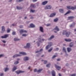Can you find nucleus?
<instances>
[{"instance_id":"nucleus-1","label":"nucleus","mask_w":76,"mask_h":76,"mask_svg":"<svg viewBox=\"0 0 76 76\" xmlns=\"http://www.w3.org/2000/svg\"><path fill=\"white\" fill-rule=\"evenodd\" d=\"M71 32L70 31L67 32V31L66 30H64L62 33L63 35H66V37H69L70 35Z\"/></svg>"},{"instance_id":"nucleus-2","label":"nucleus","mask_w":76,"mask_h":76,"mask_svg":"<svg viewBox=\"0 0 76 76\" xmlns=\"http://www.w3.org/2000/svg\"><path fill=\"white\" fill-rule=\"evenodd\" d=\"M53 45V43L51 42H49L48 43V45H47L46 46L45 48L46 50H47L48 49H49Z\"/></svg>"},{"instance_id":"nucleus-3","label":"nucleus","mask_w":76,"mask_h":76,"mask_svg":"<svg viewBox=\"0 0 76 76\" xmlns=\"http://www.w3.org/2000/svg\"><path fill=\"white\" fill-rule=\"evenodd\" d=\"M45 9H52V6L51 5H47L45 7Z\"/></svg>"},{"instance_id":"nucleus-4","label":"nucleus","mask_w":76,"mask_h":76,"mask_svg":"<svg viewBox=\"0 0 76 76\" xmlns=\"http://www.w3.org/2000/svg\"><path fill=\"white\" fill-rule=\"evenodd\" d=\"M25 72L24 71H22V70H19L18 71H15V73H17V75H19L20 73H24Z\"/></svg>"},{"instance_id":"nucleus-5","label":"nucleus","mask_w":76,"mask_h":76,"mask_svg":"<svg viewBox=\"0 0 76 76\" xmlns=\"http://www.w3.org/2000/svg\"><path fill=\"white\" fill-rule=\"evenodd\" d=\"M22 56V55L20 54H15L13 56V58H15V57H20Z\"/></svg>"},{"instance_id":"nucleus-6","label":"nucleus","mask_w":76,"mask_h":76,"mask_svg":"<svg viewBox=\"0 0 76 76\" xmlns=\"http://www.w3.org/2000/svg\"><path fill=\"white\" fill-rule=\"evenodd\" d=\"M20 34H22V33H24L25 32L26 33H27V31H26V30H25L23 29H21L20 30Z\"/></svg>"},{"instance_id":"nucleus-7","label":"nucleus","mask_w":76,"mask_h":76,"mask_svg":"<svg viewBox=\"0 0 76 76\" xmlns=\"http://www.w3.org/2000/svg\"><path fill=\"white\" fill-rule=\"evenodd\" d=\"M31 46V44L29 43H27L26 44V46L24 47L25 48H29Z\"/></svg>"},{"instance_id":"nucleus-8","label":"nucleus","mask_w":76,"mask_h":76,"mask_svg":"<svg viewBox=\"0 0 76 76\" xmlns=\"http://www.w3.org/2000/svg\"><path fill=\"white\" fill-rule=\"evenodd\" d=\"M62 51H63V52L65 53V54H66V55L68 56V54H67V53L66 52V48L65 47H63L62 49Z\"/></svg>"},{"instance_id":"nucleus-9","label":"nucleus","mask_w":76,"mask_h":76,"mask_svg":"<svg viewBox=\"0 0 76 76\" xmlns=\"http://www.w3.org/2000/svg\"><path fill=\"white\" fill-rule=\"evenodd\" d=\"M29 60V57L28 56H26L24 58V61H28Z\"/></svg>"},{"instance_id":"nucleus-10","label":"nucleus","mask_w":76,"mask_h":76,"mask_svg":"<svg viewBox=\"0 0 76 76\" xmlns=\"http://www.w3.org/2000/svg\"><path fill=\"white\" fill-rule=\"evenodd\" d=\"M8 34H6L4 35V36H2L1 37V38H7V37H8Z\"/></svg>"},{"instance_id":"nucleus-11","label":"nucleus","mask_w":76,"mask_h":76,"mask_svg":"<svg viewBox=\"0 0 76 76\" xmlns=\"http://www.w3.org/2000/svg\"><path fill=\"white\" fill-rule=\"evenodd\" d=\"M2 31L1 32V33H4L5 31V27L4 26H2L1 28Z\"/></svg>"},{"instance_id":"nucleus-12","label":"nucleus","mask_w":76,"mask_h":76,"mask_svg":"<svg viewBox=\"0 0 76 76\" xmlns=\"http://www.w3.org/2000/svg\"><path fill=\"white\" fill-rule=\"evenodd\" d=\"M52 76H56V72L54 70H53L51 71Z\"/></svg>"},{"instance_id":"nucleus-13","label":"nucleus","mask_w":76,"mask_h":76,"mask_svg":"<svg viewBox=\"0 0 76 76\" xmlns=\"http://www.w3.org/2000/svg\"><path fill=\"white\" fill-rule=\"evenodd\" d=\"M55 66L58 70H59L60 69H61V66L57 65L56 64H55Z\"/></svg>"},{"instance_id":"nucleus-14","label":"nucleus","mask_w":76,"mask_h":76,"mask_svg":"<svg viewBox=\"0 0 76 76\" xmlns=\"http://www.w3.org/2000/svg\"><path fill=\"white\" fill-rule=\"evenodd\" d=\"M39 30L42 33H44V28H43V27L42 26H40L39 28Z\"/></svg>"},{"instance_id":"nucleus-15","label":"nucleus","mask_w":76,"mask_h":76,"mask_svg":"<svg viewBox=\"0 0 76 76\" xmlns=\"http://www.w3.org/2000/svg\"><path fill=\"white\" fill-rule=\"evenodd\" d=\"M55 37H54V35H52L50 38H49L48 39V40L49 41H50L51 40V39H53V38H54Z\"/></svg>"},{"instance_id":"nucleus-16","label":"nucleus","mask_w":76,"mask_h":76,"mask_svg":"<svg viewBox=\"0 0 76 76\" xmlns=\"http://www.w3.org/2000/svg\"><path fill=\"white\" fill-rule=\"evenodd\" d=\"M75 23L73 22V23L71 24L70 26V28H73L75 26Z\"/></svg>"},{"instance_id":"nucleus-17","label":"nucleus","mask_w":76,"mask_h":76,"mask_svg":"<svg viewBox=\"0 0 76 76\" xmlns=\"http://www.w3.org/2000/svg\"><path fill=\"white\" fill-rule=\"evenodd\" d=\"M9 68L6 67L4 68V71L5 72H7L8 71H9Z\"/></svg>"},{"instance_id":"nucleus-18","label":"nucleus","mask_w":76,"mask_h":76,"mask_svg":"<svg viewBox=\"0 0 76 76\" xmlns=\"http://www.w3.org/2000/svg\"><path fill=\"white\" fill-rule=\"evenodd\" d=\"M67 50L68 53H70L72 50V48H67Z\"/></svg>"},{"instance_id":"nucleus-19","label":"nucleus","mask_w":76,"mask_h":76,"mask_svg":"<svg viewBox=\"0 0 76 76\" xmlns=\"http://www.w3.org/2000/svg\"><path fill=\"white\" fill-rule=\"evenodd\" d=\"M74 42H71L69 44L70 47H72L74 45Z\"/></svg>"},{"instance_id":"nucleus-20","label":"nucleus","mask_w":76,"mask_h":76,"mask_svg":"<svg viewBox=\"0 0 76 76\" xmlns=\"http://www.w3.org/2000/svg\"><path fill=\"white\" fill-rule=\"evenodd\" d=\"M17 66H14V67L12 68L13 72H15V70H16V69H18L17 68Z\"/></svg>"},{"instance_id":"nucleus-21","label":"nucleus","mask_w":76,"mask_h":76,"mask_svg":"<svg viewBox=\"0 0 76 76\" xmlns=\"http://www.w3.org/2000/svg\"><path fill=\"white\" fill-rule=\"evenodd\" d=\"M16 7L17 9L18 10H21L23 9V7H19V6H17Z\"/></svg>"},{"instance_id":"nucleus-22","label":"nucleus","mask_w":76,"mask_h":76,"mask_svg":"<svg viewBox=\"0 0 76 76\" xmlns=\"http://www.w3.org/2000/svg\"><path fill=\"white\" fill-rule=\"evenodd\" d=\"M56 14L54 13H52L50 15V17H54V16H56Z\"/></svg>"},{"instance_id":"nucleus-23","label":"nucleus","mask_w":76,"mask_h":76,"mask_svg":"<svg viewBox=\"0 0 76 76\" xmlns=\"http://www.w3.org/2000/svg\"><path fill=\"white\" fill-rule=\"evenodd\" d=\"M75 18V17L73 16H69L68 17L69 20H70V19H73Z\"/></svg>"},{"instance_id":"nucleus-24","label":"nucleus","mask_w":76,"mask_h":76,"mask_svg":"<svg viewBox=\"0 0 76 76\" xmlns=\"http://www.w3.org/2000/svg\"><path fill=\"white\" fill-rule=\"evenodd\" d=\"M54 30H56V31H59L60 30L59 28H58V27L57 26H56L55 28H54Z\"/></svg>"},{"instance_id":"nucleus-25","label":"nucleus","mask_w":76,"mask_h":76,"mask_svg":"<svg viewBox=\"0 0 76 76\" xmlns=\"http://www.w3.org/2000/svg\"><path fill=\"white\" fill-rule=\"evenodd\" d=\"M47 3H48V1H44L42 3V4L43 5H45V4H46Z\"/></svg>"},{"instance_id":"nucleus-26","label":"nucleus","mask_w":76,"mask_h":76,"mask_svg":"<svg viewBox=\"0 0 76 76\" xmlns=\"http://www.w3.org/2000/svg\"><path fill=\"white\" fill-rule=\"evenodd\" d=\"M30 26L31 28H35V25H34L33 24L31 23L30 25Z\"/></svg>"},{"instance_id":"nucleus-27","label":"nucleus","mask_w":76,"mask_h":76,"mask_svg":"<svg viewBox=\"0 0 76 76\" xmlns=\"http://www.w3.org/2000/svg\"><path fill=\"white\" fill-rule=\"evenodd\" d=\"M59 11L60 13H63L64 12V10L62 9H60L59 10Z\"/></svg>"},{"instance_id":"nucleus-28","label":"nucleus","mask_w":76,"mask_h":76,"mask_svg":"<svg viewBox=\"0 0 76 76\" xmlns=\"http://www.w3.org/2000/svg\"><path fill=\"white\" fill-rule=\"evenodd\" d=\"M71 9H72V10H75V9H76V6H75L74 7H71Z\"/></svg>"},{"instance_id":"nucleus-29","label":"nucleus","mask_w":76,"mask_h":76,"mask_svg":"<svg viewBox=\"0 0 76 76\" xmlns=\"http://www.w3.org/2000/svg\"><path fill=\"white\" fill-rule=\"evenodd\" d=\"M53 48H51L49 50H48V52L49 53H50V52H51V51L53 50Z\"/></svg>"},{"instance_id":"nucleus-30","label":"nucleus","mask_w":76,"mask_h":76,"mask_svg":"<svg viewBox=\"0 0 76 76\" xmlns=\"http://www.w3.org/2000/svg\"><path fill=\"white\" fill-rule=\"evenodd\" d=\"M14 40L15 41H20V39H18L17 38H15L14 39Z\"/></svg>"},{"instance_id":"nucleus-31","label":"nucleus","mask_w":76,"mask_h":76,"mask_svg":"<svg viewBox=\"0 0 76 76\" xmlns=\"http://www.w3.org/2000/svg\"><path fill=\"white\" fill-rule=\"evenodd\" d=\"M42 70H43L42 69H39V70H37V73H40V72H41Z\"/></svg>"},{"instance_id":"nucleus-32","label":"nucleus","mask_w":76,"mask_h":76,"mask_svg":"<svg viewBox=\"0 0 76 76\" xmlns=\"http://www.w3.org/2000/svg\"><path fill=\"white\" fill-rule=\"evenodd\" d=\"M19 54H22V55H26V53L23 52H20Z\"/></svg>"},{"instance_id":"nucleus-33","label":"nucleus","mask_w":76,"mask_h":76,"mask_svg":"<svg viewBox=\"0 0 76 76\" xmlns=\"http://www.w3.org/2000/svg\"><path fill=\"white\" fill-rule=\"evenodd\" d=\"M41 42H39L38 41L37 42V45H38V47H39V45H40V44H40V43H41Z\"/></svg>"},{"instance_id":"nucleus-34","label":"nucleus","mask_w":76,"mask_h":76,"mask_svg":"<svg viewBox=\"0 0 76 76\" xmlns=\"http://www.w3.org/2000/svg\"><path fill=\"white\" fill-rule=\"evenodd\" d=\"M58 18H56L54 20V22H56L58 21Z\"/></svg>"},{"instance_id":"nucleus-35","label":"nucleus","mask_w":76,"mask_h":76,"mask_svg":"<svg viewBox=\"0 0 76 76\" xmlns=\"http://www.w3.org/2000/svg\"><path fill=\"white\" fill-rule=\"evenodd\" d=\"M23 0H16V2H20L21 1H23Z\"/></svg>"},{"instance_id":"nucleus-36","label":"nucleus","mask_w":76,"mask_h":76,"mask_svg":"<svg viewBox=\"0 0 76 76\" xmlns=\"http://www.w3.org/2000/svg\"><path fill=\"white\" fill-rule=\"evenodd\" d=\"M70 13V11H68L64 15L65 16L66 15H67V14H69V13Z\"/></svg>"},{"instance_id":"nucleus-37","label":"nucleus","mask_w":76,"mask_h":76,"mask_svg":"<svg viewBox=\"0 0 76 76\" xmlns=\"http://www.w3.org/2000/svg\"><path fill=\"white\" fill-rule=\"evenodd\" d=\"M31 7H33V8H34V9H35V8L36 7L35 6V5H33V4H31Z\"/></svg>"},{"instance_id":"nucleus-38","label":"nucleus","mask_w":76,"mask_h":76,"mask_svg":"<svg viewBox=\"0 0 76 76\" xmlns=\"http://www.w3.org/2000/svg\"><path fill=\"white\" fill-rule=\"evenodd\" d=\"M14 64H19V61H16L14 63Z\"/></svg>"},{"instance_id":"nucleus-39","label":"nucleus","mask_w":76,"mask_h":76,"mask_svg":"<svg viewBox=\"0 0 76 76\" xmlns=\"http://www.w3.org/2000/svg\"><path fill=\"white\" fill-rule=\"evenodd\" d=\"M50 65H51V64H50V63H49V64H47L46 65L47 67H49L50 66Z\"/></svg>"},{"instance_id":"nucleus-40","label":"nucleus","mask_w":76,"mask_h":76,"mask_svg":"<svg viewBox=\"0 0 76 76\" xmlns=\"http://www.w3.org/2000/svg\"><path fill=\"white\" fill-rule=\"evenodd\" d=\"M71 7H72L70 6H68L67 7V9H71Z\"/></svg>"},{"instance_id":"nucleus-41","label":"nucleus","mask_w":76,"mask_h":76,"mask_svg":"<svg viewBox=\"0 0 76 76\" xmlns=\"http://www.w3.org/2000/svg\"><path fill=\"white\" fill-rule=\"evenodd\" d=\"M12 34L13 35H16V32L15 31H13L12 33Z\"/></svg>"},{"instance_id":"nucleus-42","label":"nucleus","mask_w":76,"mask_h":76,"mask_svg":"<svg viewBox=\"0 0 76 76\" xmlns=\"http://www.w3.org/2000/svg\"><path fill=\"white\" fill-rule=\"evenodd\" d=\"M22 36H23V37H26L27 34H22Z\"/></svg>"},{"instance_id":"nucleus-43","label":"nucleus","mask_w":76,"mask_h":76,"mask_svg":"<svg viewBox=\"0 0 76 76\" xmlns=\"http://www.w3.org/2000/svg\"><path fill=\"white\" fill-rule=\"evenodd\" d=\"M30 11L32 12V13H34V12L35 11V10H30Z\"/></svg>"},{"instance_id":"nucleus-44","label":"nucleus","mask_w":76,"mask_h":76,"mask_svg":"<svg viewBox=\"0 0 76 76\" xmlns=\"http://www.w3.org/2000/svg\"><path fill=\"white\" fill-rule=\"evenodd\" d=\"M10 32V29H9L8 28V29L7 30V33H9V32Z\"/></svg>"},{"instance_id":"nucleus-45","label":"nucleus","mask_w":76,"mask_h":76,"mask_svg":"<svg viewBox=\"0 0 76 76\" xmlns=\"http://www.w3.org/2000/svg\"><path fill=\"white\" fill-rule=\"evenodd\" d=\"M38 40H39V42H41V43H42V42H41V38H39L38 39Z\"/></svg>"},{"instance_id":"nucleus-46","label":"nucleus","mask_w":76,"mask_h":76,"mask_svg":"<svg viewBox=\"0 0 76 76\" xmlns=\"http://www.w3.org/2000/svg\"><path fill=\"white\" fill-rule=\"evenodd\" d=\"M4 73H2L0 74V76H4Z\"/></svg>"},{"instance_id":"nucleus-47","label":"nucleus","mask_w":76,"mask_h":76,"mask_svg":"<svg viewBox=\"0 0 76 76\" xmlns=\"http://www.w3.org/2000/svg\"><path fill=\"white\" fill-rule=\"evenodd\" d=\"M72 41V39H68V42H71Z\"/></svg>"},{"instance_id":"nucleus-48","label":"nucleus","mask_w":76,"mask_h":76,"mask_svg":"<svg viewBox=\"0 0 76 76\" xmlns=\"http://www.w3.org/2000/svg\"><path fill=\"white\" fill-rule=\"evenodd\" d=\"M56 57H57V56L54 55L52 57V58H54Z\"/></svg>"},{"instance_id":"nucleus-49","label":"nucleus","mask_w":76,"mask_h":76,"mask_svg":"<svg viewBox=\"0 0 76 76\" xmlns=\"http://www.w3.org/2000/svg\"><path fill=\"white\" fill-rule=\"evenodd\" d=\"M3 56H4V55L3 54L0 55V58L2 57H3Z\"/></svg>"},{"instance_id":"nucleus-50","label":"nucleus","mask_w":76,"mask_h":76,"mask_svg":"<svg viewBox=\"0 0 76 76\" xmlns=\"http://www.w3.org/2000/svg\"><path fill=\"white\" fill-rule=\"evenodd\" d=\"M34 72H38V70L36 69H35L34 70Z\"/></svg>"},{"instance_id":"nucleus-51","label":"nucleus","mask_w":76,"mask_h":76,"mask_svg":"<svg viewBox=\"0 0 76 76\" xmlns=\"http://www.w3.org/2000/svg\"><path fill=\"white\" fill-rule=\"evenodd\" d=\"M51 25V24H48L46 25L47 26H50Z\"/></svg>"},{"instance_id":"nucleus-52","label":"nucleus","mask_w":76,"mask_h":76,"mask_svg":"<svg viewBox=\"0 0 76 76\" xmlns=\"http://www.w3.org/2000/svg\"><path fill=\"white\" fill-rule=\"evenodd\" d=\"M71 76H76V74H72L71 75Z\"/></svg>"},{"instance_id":"nucleus-53","label":"nucleus","mask_w":76,"mask_h":76,"mask_svg":"<svg viewBox=\"0 0 76 76\" xmlns=\"http://www.w3.org/2000/svg\"><path fill=\"white\" fill-rule=\"evenodd\" d=\"M47 61H44V64H47Z\"/></svg>"},{"instance_id":"nucleus-54","label":"nucleus","mask_w":76,"mask_h":76,"mask_svg":"<svg viewBox=\"0 0 76 76\" xmlns=\"http://www.w3.org/2000/svg\"><path fill=\"white\" fill-rule=\"evenodd\" d=\"M2 42H3V43H6V42L5 41V40H3L2 41Z\"/></svg>"},{"instance_id":"nucleus-55","label":"nucleus","mask_w":76,"mask_h":76,"mask_svg":"<svg viewBox=\"0 0 76 76\" xmlns=\"http://www.w3.org/2000/svg\"><path fill=\"white\" fill-rule=\"evenodd\" d=\"M68 39H65V41L66 42H68Z\"/></svg>"},{"instance_id":"nucleus-56","label":"nucleus","mask_w":76,"mask_h":76,"mask_svg":"<svg viewBox=\"0 0 76 76\" xmlns=\"http://www.w3.org/2000/svg\"><path fill=\"white\" fill-rule=\"evenodd\" d=\"M58 50H59V48H56V51H58Z\"/></svg>"},{"instance_id":"nucleus-57","label":"nucleus","mask_w":76,"mask_h":76,"mask_svg":"<svg viewBox=\"0 0 76 76\" xmlns=\"http://www.w3.org/2000/svg\"><path fill=\"white\" fill-rule=\"evenodd\" d=\"M57 61H60V59H57Z\"/></svg>"},{"instance_id":"nucleus-58","label":"nucleus","mask_w":76,"mask_h":76,"mask_svg":"<svg viewBox=\"0 0 76 76\" xmlns=\"http://www.w3.org/2000/svg\"><path fill=\"white\" fill-rule=\"evenodd\" d=\"M33 2H35V1H37V0H32Z\"/></svg>"},{"instance_id":"nucleus-59","label":"nucleus","mask_w":76,"mask_h":76,"mask_svg":"<svg viewBox=\"0 0 76 76\" xmlns=\"http://www.w3.org/2000/svg\"><path fill=\"white\" fill-rule=\"evenodd\" d=\"M69 66V64H66V66L67 67H68Z\"/></svg>"},{"instance_id":"nucleus-60","label":"nucleus","mask_w":76,"mask_h":76,"mask_svg":"<svg viewBox=\"0 0 76 76\" xmlns=\"http://www.w3.org/2000/svg\"><path fill=\"white\" fill-rule=\"evenodd\" d=\"M20 28H23V26H20Z\"/></svg>"},{"instance_id":"nucleus-61","label":"nucleus","mask_w":76,"mask_h":76,"mask_svg":"<svg viewBox=\"0 0 76 76\" xmlns=\"http://www.w3.org/2000/svg\"><path fill=\"white\" fill-rule=\"evenodd\" d=\"M42 50H43L42 49H41L39 51V52H40L41 51H42Z\"/></svg>"},{"instance_id":"nucleus-62","label":"nucleus","mask_w":76,"mask_h":76,"mask_svg":"<svg viewBox=\"0 0 76 76\" xmlns=\"http://www.w3.org/2000/svg\"><path fill=\"white\" fill-rule=\"evenodd\" d=\"M12 1H13V0H9V2H11Z\"/></svg>"},{"instance_id":"nucleus-63","label":"nucleus","mask_w":76,"mask_h":76,"mask_svg":"<svg viewBox=\"0 0 76 76\" xmlns=\"http://www.w3.org/2000/svg\"><path fill=\"white\" fill-rule=\"evenodd\" d=\"M58 75L59 76H61V74H60V73H59Z\"/></svg>"},{"instance_id":"nucleus-64","label":"nucleus","mask_w":76,"mask_h":76,"mask_svg":"<svg viewBox=\"0 0 76 76\" xmlns=\"http://www.w3.org/2000/svg\"><path fill=\"white\" fill-rule=\"evenodd\" d=\"M30 19H34V17H33L31 16V17Z\"/></svg>"}]
</instances>
